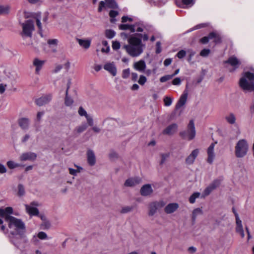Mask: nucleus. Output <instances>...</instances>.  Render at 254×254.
Returning <instances> with one entry per match:
<instances>
[{
    "instance_id": "obj_1",
    "label": "nucleus",
    "mask_w": 254,
    "mask_h": 254,
    "mask_svg": "<svg viewBox=\"0 0 254 254\" xmlns=\"http://www.w3.org/2000/svg\"><path fill=\"white\" fill-rule=\"evenodd\" d=\"M128 44L123 47L127 53L131 57L139 56L143 52L145 45L142 44L141 39L136 35H132L127 39Z\"/></svg>"
},
{
    "instance_id": "obj_2",
    "label": "nucleus",
    "mask_w": 254,
    "mask_h": 254,
    "mask_svg": "<svg viewBox=\"0 0 254 254\" xmlns=\"http://www.w3.org/2000/svg\"><path fill=\"white\" fill-rule=\"evenodd\" d=\"M10 233L12 235H18L24 238L26 232L25 223L21 219L16 217H9L7 222Z\"/></svg>"
},
{
    "instance_id": "obj_3",
    "label": "nucleus",
    "mask_w": 254,
    "mask_h": 254,
    "mask_svg": "<svg viewBox=\"0 0 254 254\" xmlns=\"http://www.w3.org/2000/svg\"><path fill=\"white\" fill-rule=\"evenodd\" d=\"M254 73L246 72L241 78L239 84L245 91L254 92Z\"/></svg>"
},
{
    "instance_id": "obj_4",
    "label": "nucleus",
    "mask_w": 254,
    "mask_h": 254,
    "mask_svg": "<svg viewBox=\"0 0 254 254\" xmlns=\"http://www.w3.org/2000/svg\"><path fill=\"white\" fill-rule=\"evenodd\" d=\"M249 150L248 141L245 139H240L235 146V155L237 158L244 157L248 154Z\"/></svg>"
},
{
    "instance_id": "obj_5",
    "label": "nucleus",
    "mask_w": 254,
    "mask_h": 254,
    "mask_svg": "<svg viewBox=\"0 0 254 254\" xmlns=\"http://www.w3.org/2000/svg\"><path fill=\"white\" fill-rule=\"evenodd\" d=\"M19 78L18 74L9 68H5L3 71L2 80L3 83H1V93L4 92L6 84L4 83V81L8 82H12L16 81Z\"/></svg>"
},
{
    "instance_id": "obj_6",
    "label": "nucleus",
    "mask_w": 254,
    "mask_h": 254,
    "mask_svg": "<svg viewBox=\"0 0 254 254\" xmlns=\"http://www.w3.org/2000/svg\"><path fill=\"white\" fill-rule=\"evenodd\" d=\"M179 135L183 139L188 141H190L195 138L196 136V130L193 120H190L189 122L187 129L181 131L179 133Z\"/></svg>"
},
{
    "instance_id": "obj_7",
    "label": "nucleus",
    "mask_w": 254,
    "mask_h": 254,
    "mask_svg": "<svg viewBox=\"0 0 254 254\" xmlns=\"http://www.w3.org/2000/svg\"><path fill=\"white\" fill-rule=\"evenodd\" d=\"M21 36L24 37H31L34 30V21L29 19L22 24Z\"/></svg>"
},
{
    "instance_id": "obj_8",
    "label": "nucleus",
    "mask_w": 254,
    "mask_h": 254,
    "mask_svg": "<svg viewBox=\"0 0 254 254\" xmlns=\"http://www.w3.org/2000/svg\"><path fill=\"white\" fill-rule=\"evenodd\" d=\"M39 205L37 201H33L29 204H25L26 212L30 216H36L39 214V211L36 207Z\"/></svg>"
},
{
    "instance_id": "obj_9",
    "label": "nucleus",
    "mask_w": 254,
    "mask_h": 254,
    "mask_svg": "<svg viewBox=\"0 0 254 254\" xmlns=\"http://www.w3.org/2000/svg\"><path fill=\"white\" fill-rule=\"evenodd\" d=\"M45 63V60H41L38 58H35L33 60L32 64L35 67V73L36 75L40 74V71L43 68Z\"/></svg>"
},
{
    "instance_id": "obj_10",
    "label": "nucleus",
    "mask_w": 254,
    "mask_h": 254,
    "mask_svg": "<svg viewBox=\"0 0 254 254\" xmlns=\"http://www.w3.org/2000/svg\"><path fill=\"white\" fill-rule=\"evenodd\" d=\"M78 113L80 116H84L85 117L87 124L89 126H93L94 124V120L92 117L91 115L88 114L87 112L83 107H80L79 108Z\"/></svg>"
},
{
    "instance_id": "obj_11",
    "label": "nucleus",
    "mask_w": 254,
    "mask_h": 254,
    "mask_svg": "<svg viewBox=\"0 0 254 254\" xmlns=\"http://www.w3.org/2000/svg\"><path fill=\"white\" fill-rule=\"evenodd\" d=\"M162 206L163 205L160 202L155 201L151 202L148 206V215L151 216L154 215L157 210L162 207Z\"/></svg>"
},
{
    "instance_id": "obj_12",
    "label": "nucleus",
    "mask_w": 254,
    "mask_h": 254,
    "mask_svg": "<svg viewBox=\"0 0 254 254\" xmlns=\"http://www.w3.org/2000/svg\"><path fill=\"white\" fill-rule=\"evenodd\" d=\"M103 68L112 76H115L117 75V70L114 62H107L105 63Z\"/></svg>"
},
{
    "instance_id": "obj_13",
    "label": "nucleus",
    "mask_w": 254,
    "mask_h": 254,
    "mask_svg": "<svg viewBox=\"0 0 254 254\" xmlns=\"http://www.w3.org/2000/svg\"><path fill=\"white\" fill-rule=\"evenodd\" d=\"M199 153V149L198 148L193 150L190 155L186 158L185 162L188 165H192Z\"/></svg>"
},
{
    "instance_id": "obj_14",
    "label": "nucleus",
    "mask_w": 254,
    "mask_h": 254,
    "mask_svg": "<svg viewBox=\"0 0 254 254\" xmlns=\"http://www.w3.org/2000/svg\"><path fill=\"white\" fill-rule=\"evenodd\" d=\"M215 143H212L207 148V161L209 164H212L214 161V159L215 157V154L214 152V147Z\"/></svg>"
},
{
    "instance_id": "obj_15",
    "label": "nucleus",
    "mask_w": 254,
    "mask_h": 254,
    "mask_svg": "<svg viewBox=\"0 0 254 254\" xmlns=\"http://www.w3.org/2000/svg\"><path fill=\"white\" fill-rule=\"evenodd\" d=\"M37 157L36 153L31 152H27L22 153L19 157V159L21 161H34Z\"/></svg>"
},
{
    "instance_id": "obj_16",
    "label": "nucleus",
    "mask_w": 254,
    "mask_h": 254,
    "mask_svg": "<svg viewBox=\"0 0 254 254\" xmlns=\"http://www.w3.org/2000/svg\"><path fill=\"white\" fill-rule=\"evenodd\" d=\"M141 182V179L139 177L130 178L127 179L124 185L127 187H133L139 184Z\"/></svg>"
},
{
    "instance_id": "obj_17",
    "label": "nucleus",
    "mask_w": 254,
    "mask_h": 254,
    "mask_svg": "<svg viewBox=\"0 0 254 254\" xmlns=\"http://www.w3.org/2000/svg\"><path fill=\"white\" fill-rule=\"evenodd\" d=\"M13 214V208L11 207H6L4 208H1V217L4 218L6 222L8 221L9 217H14L10 215ZM14 215H17V214L14 213Z\"/></svg>"
},
{
    "instance_id": "obj_18",
    "label": "nucleus",
    "mask_w": 254,
    "mask_h": 254,
    "mask_svg": "<svg viewBox=\"0 0 254 254\" xmlns=\"http://www.w3.org/2000/svg\"><path fill=\"white\" fill-rule=\"evenodd\" d=\"M17 123L19 127L24 130H28L30 127V121L27 118H20L17 120Z\"/></svg>"
},
{
    "instance_id": "obj_19",
    "label": "nucleus",
    "mask_w": 254,
    "mask_h": 254,
    "mask_svg": "<svg viewBox=\"0 0 254 254\" xmlns=\"http://www.w3.org/2000/svg\"><path fill=\"white\" fill-rule=\"evenodd\" d=\"M52 99L51 94L45 95L37 99L36 100V104L39 106H42L48 104Z\"/></svg>"
},
{
    "instance_id": "obj_20",
    "label": "nucleus",
    "mask_w": 254,
    "mask_h": 254,
    "mask_svg": "<svg viewBox=\"0 0 254 254\" xmlns=\"http://www.w3.org/2000/svg\"><path fill=\"white\" fill-rule=\"evenodd\" d=\"M178 128V126L177 124H172L167 127L162 133L164 134L172 135L177 131Z\"/></svg>"
},
{
    "instance_id": "obj_21",
    "label": "nucleus",
    "mask_w": 254,
    "mask_h": 254,
    "mask_svg": "<svg viewBox=\"0 0 254 254\" xmlns=\"http://www.w3.org/2000/svg\"><path fill=\"white\" fill-rule=\"evenodd\" d=\"M87 161L88 164L93 166L96 163V158L94 152L91 149H88L86 152Z\"/></svg>"
},
{
    "instance_id": "obj_22",
    "label": "nucleus",
    "mask_w": 254,
    "mask_h": 254,
    "mask_svg": "<svg viewBox=\"0 0 254 254\" xmlns=\"http://www.w3.org/2000/svg\"><path fill=\"white\" fill-rule=\"evenodd\" d=\"M236 217V230L237 233H238L241 236L242 238H244L245 234L243 230V228L242 226V221L240 219L239 215L238 213L235 214Z\"/></svg>"
},
{
    "instance_id": "obj_23",
    "label": "nucleus",
    "mask_w": 254,
    "mask_h": 254,
    "mask_svg": "<svg viewBox=\"0 0 254 254\" xmlns=\"http://www.w3.org/2000/svg\"><path fill=\"white\" fill-rule=\"evenodd\" d=\"M70 84H71V81H70V79H69L67 84V88H66V90L65 91V99H64V104L66 106H67V107H71L73 105V103H74L73 100L72 99V98L71 97H70L68 95V89L70 88Z\"/></svg>"
},
{
    "instance_id": "obj_24",
    "label": "nucleus",
    "mask_w": 254,
    "mask_h": 254,
    "mask_svg": "<svg viewBox=\"0 0 254 254\" xmlns=\"http://www.w3.org/2000/svg\"><path fill=\"white\" fill-rule=\"evenodd\" d=\"M188 95V91L186 90H185L184 91L183 93L181 96L179 100H178L176 105V109H180L186 104L187 100Z\"/></svg>"
},
{
    "instance_id": "obj_25",
    "label": "nucleus",
    "mask_w": 254,
    "mask_h": 254,
    "mask_svg": "<svg viewBox=\"0 0 254 254\" xmlns=\"http://www.w3.org/2000/svg\"><path fill=\"white\" fill-rule=\"evenodd\" d=\"M146 67V65L145 62L142 60L134 63L133 64L134 69L140 72H143Z\"/></svg>"
},
{
    "instance_id": "obj_26",
    "label": "nucleus",
    "mask_w": 254,
    "mask_h": 254,
    "mask_svg": "<svg viewBox=\"0 0 254 254\" xmlns=\"http://www.w3.org/2000/svg\"><path fill=\"white\" fill-rule=\"evenodd\" d=\"M194 3V0H176V4L181 7L186 8L191 6Z\"/></svg>"
},
{
    "instance_id": "obj_27",
    "label": "nucleus",
    "mask_w": 254,
    "mask_h": 254,
    "mask_svg": "<svg viewBox=\"0 0 254 254\" xmlns=\"http://www.w3.org/2000/svg\"><path fill=\"white\" fill-rule=\"evenodd\" d=\"M153 192V189L149 184L143 185L140 189V193L142 196H148Z\"/></svg>"
},
{
    "instance_id": "obj_28",
    "label": "nucleus",
    "mask_w": 254,
    "mask_h": 254,
    "mask_svg": "<svg viewBox=\"0 0 254 254\" xmlns=\"http://www.w3.org/2000/svg\"><path fill=\"white\" fill-rule=\"evenodd\" d=\"M179 208L177 203H170L166 205L164 211L167 214H171L175 212Z\"/></svg>"
},
{
    "instance_id": "obj_29",
    "label": "nucleus",
    "mask_w": 254,
    "mask_h": 254,
    "mask_svg": "<svg viewBox=\"0 0 254 254\" xmlns=\"http://www.w3.org/2000/svg\"><path fill=\"white\" fill-rule=\"evenodd\" d=\"M225 63L229 64L231 66H233L235 69L238 68L241 64L240 61L234 56L229 58Z\"/></svg>"
},
{
    "instance_id": "obj_30",
    "label": "nucleus",
    "mask_w": 254,
    "mask_h": 254,
    "mask_svg": "<svg viewBox=\"0 0 254 254\" xmlns=\"http://www.w3.org/2000/svg\"><path fill=\"white\" fill-rule=\"evenodd\" d=\"M77 41L79 45L85 49H88L90 46L91 42L90 39H78Z\"/></svg>"
},
{
    "instance_id": "obj_31",
    "label": "nucleus",
    "mask_w": 254,
    "mask_h": 254,
    "mask_svg": "<svg viewBox=\"0 0 254 254\" xmlns=\"http://www.w3.org/2000/svg\"><path fill=\"white\" fill-rule=\"evenodd\" d=\"M203 214V211L202 208H197L192 211V219L193 221H194L196 218L200 215Z\"/></svg>"
},
{
    "instance_id": "obj_32",
    "label": "nucleus",
    "mask_w": 254,
    "mask_h": 254,
    "mask_svg": "<svg viewBox=\"0 0 254 254\" xmlns=\"http://www.w3.org/2000/svg\"><path fill=\"white\" fill-rule=\"evenodd\" d=\"M225 119L227 123L233 125L236 123V117L233 113H230L225 116Z\"/></svg>"
},
{
    "instance_id": "obj_33",
    "label": "nucleus",
    "mask_w": 254,
    "mask_h": 254,
    "mask_svg": "<svg viewBox=\"0 0 254 254\" xmlns=\"http://www.w3.org/2000/svg\"><path fill=\"white\" fill-rule=\"evenodd\" d=\"M144 26L142 24L136 23L133 25L131 32H141L143 31Z\"/></svg>"
},
{
    "instance_id": "obj_34",
    "label": "nucleus",
    "mask_w": 254,
    "mask_h": 254,
    "mask_svg": "<svg viewBox=\"0 0 254 254\" xmlns=\"http://www.w3.org/2000/svg\"><path fill=\"white\" fill-rule=\"evenodd\" d=\"M215 36V32L210 33L207 37H204L201 39V42L203 44L207 43L209 40L212 39V38Z\"/></svg>"
},
{
    "instance_id": "obj_35",
    "label": "nucleus",
    "mask_w": 254,
    "mask_h": 254,
    "mask_svg": "<svg viewBox=\"0 0 254 254\" xmlns=\"http://www.w3.org/2000/svg\"><path fill=\"white\" fill-rule=\"evenodd\" d=\"M133 209V206H125L123 207L121 209L120 212L122 214H126V213L130 212L131 211H132Z\"/></svg>"
},
{
    "instance_id": "obj_36",
    "label": "nucleus",
    "mask_w": 254,
    "mask_h": 254,
    "mask_svg": "<svg viewBox=\"0 0 254 254\" xmlns=\"http://www.w3.org/2000/svg\"><path fill=\"white\" fill-rule=\"evenodd\" d=\"M10 11V6L7 4L1 5V14H7Z\"/></svg>"
},
{
    "instance_id": "obj_37",
    "label": "nucleus",
    "mask_w": 254,
    "mask_h": 254,
    "mask_svg": "<svg viewBox=\"0 0 254 254\" xmlns=\"http://www.w3.org/2000/svg\"><path fill=\"white\" fill-rule=\"evenodd\" d=\"M87 125L86 124H82L81 125L75 128V130L77 132L81 133L83 132L87 128Z\"/></svg>"
},
{
    "instance_id": "obj_38",
    "label": "nucleus",
    "mask_w": 254,
    "mask_h": 254,
    "mask_svg": "<svg viewBox=\"0 0 254 254\" xmlns=\"http://www.w3.org/2000/svg\"><path fill=\"white\" fill-rule=\"evenodd\" d=\"M200 193L199 192L193 193L190 197L189 201L190 203H193L195 201V199L199 197Z\"/></svg>"
},
{
    "instance_id": "obj_39",
    "label": "nucleus",
    "mask_w": 254,
    "mask_h": 254,
    "mask_svg": "<svg viewBox=\"0 0 254 254\" xmlns=\"http://www.w3.org/2000/svg\"><path fill=\"white\" fill-rule=\"evenodd\" d=\"M116 33L112 30H106L105 31V35L107 38L112 39L115 36Z\"/></svg>"
},
{
    "instance_id": "obj_40",
    "label": "nucleus",
    "mask_w": 254,
    "mask_h": 254,
    "mask_svg": "<svg viewBox=\"0 0 254 254\" xmlns=\"http://www.w3.org/2000/svg\"><path fill=\"white\" fill-rule=\"evenodd\" d=\"M25 194V189L23 185L19 184L18 186L17 194L19 196H22Z\"/></svg>"
},
{
    "instance_id": "obj_41",
    "label": "nucleus",
    "mask_w": 254,
    "mask_h": 254,
    "mask_svg": "<svg viewBox=\"0 0 254 254\" xmlns=\"http://www.w3.org/2000/svg\"><path fill=\"white\" fill-rule=\"evenodd\" d=\"M63 68V65L61 64H56L52 70V73H57Z\"/></svg>"
},
{
    "instance_id": "obj_42",
    "label": "nucleus",
    "mask_w": 254,
    "mask_h": 254,
    "mask_svg": "<svg viewBox=\"0 0 254 254\" xmlns=\"http://www.w3.org/2000/svg\"><path fill=\"white\" fill-rule=\"evenodd\" d=\"M118 154L114 151H111L109 154V157L112 161H115L118 158Z\"/></svg>"
},
{
    "instance_id": "obj_43",
    "label": "nucleus",
    "mask_w": 254,
    "mask_h": 254,
    "mask_svg": "<svg viewBox=\"0 0 254 254\" xmlns=\"http://www.w3.org/2000/svg\"><path fill=\"white\" fill-rule=\"evenodd\" d=\"M77 169L75 170L72 168H69V173L70 174L74 176H76L77 174L80 172V170L82 169L81 167L77 166Z\"/></svg>"
},
{
    "instance_id": "obj_44",
    "label": "nucleus",
    "mask_w": 254,
    "mask_h": 254,
    "mask_svg": "<svg viewBox=\"0 0 254 254\" xmlns=\"http://www.w3.org/2000/svg\"><path fill=\"white\" fill-rule=\"evenodd\" d=\"M147 81L146 77L143 75H140L139 76V79L137 81V82L140 85H144L145 83Z\"/></svg>"
},
{
    "instance_id": "obj_45",
    "label": "nucleus",
    "mask_w": 254,
    "mask_h": 254,
    "mask_svg": "<svg viewBox=\"0 0 254 254\" xmlns=\"http://www.w3.org/2000/svg\"><path fill=\"white\" fill-rule=\"evenodd\" d=\"M132 27H133V25L123 24H121L119 26V28L121 30L129 29L131 32Z\"/></svg>"
},
{
    "instance_id": "obj_46",
    "label": "nucleus",
    "mask_w": 254,
    "mask_h": 254,
    "mask_svg": "<svg viewBox=\"0 0 254 254\" xmlns=\"http://www.w3.org/2000/svg\"><path fill=\"white\" fill-rule=\"evenodd\" d=\"M106 5L110 8H113L116 6V3L114 0H105Z\"/></svg>"
},
{
    "instance_id": "obj_47",
    "label": "nucleus",
    "mask_w": 254,
    "mask_h": 254,
    "mask_svg": "<svg viewBox=\"0 0 254 254\" xmlns=\"http://www.w3.org/2000/svg\"><path fill=\"white\" fill-rule=\"evenodd\" d=\"M169 155L168 153L161 154L160 155L161 159L160 164H163L169 157Z\"/></svg>"
},
{
    "instance_id": "obj_48",
    "label": "nucleus",
    "mask_w": 254,
    "mask_h": 254,
    "mask_svg": "<svg viewBox=\"0 0 254 254\" xmlns=\"http://www.w3.org/2000/svg\"><path fill=\"white\" fill-rule=\"evenodd\" d=\"M37 237L40 240L49 239L47 235L44 232H40L37 234Z\"/></svg>"
},
{
    "instance_id": "obj_49",
    "label": "nucleus",
    "mask_w": 254,
    "mask_h": 254,
    "mask_svg": "<svg viewBox=\"0 0 254 254\" xmlns=\"http://www.w3.org/2000/svg\"><path fill=\"white\" fill-rule=\"evenodd\" d=\"M212 190H213L210 186H209L204 190L203 196L205 197V196L208 195Z\"/></svg>"
},
{
    "instance_id": "obj_50",
    "label": "nucleus",
    "mask_w": 254,
    "mask_h": 254,
    "mask_svg": "<svg viewBox=\"0 0 254 254\" xmlns=\"http://www.w3.org/2000/svg\"><path fill=\"white\" fill-rule=\"evenodd\" d=\"M220 185V181L219 180H215L213 181L209 186L212 188V189L214 190L217 187H218Z\"/></svg>"
},
{
    "instance_id": "obj_51",
    "label": "nucleus",
    "mask_w": 254,
    "mask_h": 254,
    "mask_svg": "<svg viewBox=\"0 0 254 254\" xmlns=\"http://www.w3.org/2000/svg\"><path fill=\"white\" fill-rule=\"evenodd\" d=\"M165 106H170L172 103V99L169 97H165L164 99Z\"/></svg>"
},
{
    "instance_id": "obj_52",
    "label": "nucleus",
    "mask_w": 254,
    "mask_h": 254,
    "mask_svg": "<svg viewBox=\"0 0 254 254\" xmlns=\"http://www.w3.org/2000/svg\"><path fill=\"white\" fill-rule=\"evenodd\" d=\"M7 165L10 169H13L19 166V165L15 163L14 162L9 161L7 162Z\"/></svg>"
},
{
    "instance_id": "obj_53",
    "label": "nucleus",
    "mask_w": 254,
    "mask_h": 254,
    "mask_svg": "<svg viewBox=\"0 0 254 254\" xmlns=\"http://www.w3.org/2000/svg\"><path fill=\"white\" fill-rule=\"evenodd\" d=\"M130 75V70L129 68L123 70L122 73V77L124 79L127 78Z\"/></svg>"
},
{
    "instance_id": "obj_54",
    "label": "nucleus",
    "mask_w": 254,
    "mask_h": 254,
    "mask_svg": "<svg viewBox=\"0 0 254 254\" xmlns=\"http://www.w3.org/2000/svg\"><path fill=\"white\" fill-rule=\"evenodd\" d=\"M210 52V50L207 49H204L200 52V55L202 57H207V56H208Z\"/></svg>"
},
{
    "instance_id": "obj_55",
    "label": "nucleus",
    "mask_w": 254,
    "mask_h": 254,
    "mask_svg": "<svg viewBox=\"0 0 254 254\" xmlns=\"http://www.w3.org/2000/svg\"><path fill=\"white\" fill-rule=\"evenodd\" d=\"M62 65L63 67H64L66 71H68L70 67V63L69 60H66Z\"/></svg>"
},
{
    "instance_id": "obj_56",
    "label": "nucleus",
    "mask_w": 254,
    "mask_h": 254,
    "mask_svg": "<svg viewBox=\"0 0 254 254\" xmlns=\"http://www.w3.org/2000/svg\"><path fill=\"white\" fill-rule=\"evenodd\" d=\"M186 55V52L183 50L180 51L177 54V57L179 59H182Z\"/></svg>"
},
{
    "instance_id": "obj_57",
    "label": "nucleus",
    "mask_w": 254,
    "mask_h": 254,
    "mask_svg": "<svg viewBox=\"0 0 254 254\" xmlns=\"http://www.w3.org/2000/svg\"><path fill=\"white\" fill-rule=\"evenodd\" d=\"M172 78V76L170 75H167L161 77L160 79V81L161 82H166L167 80H169Z\"/></svg>"
},
{
    "instance_id": "obj_58",
    "label": "nucleus",
    "mask_w": 254,
    "mask_h": 254,
    "mask_svg": "<svg viewBox=\"0 0 254 254\" xmlns=\"http://www.w3.org/2000/svg\"><path fill=\"white\" fill-rule=\"evenodd\" d=\"M112 48L115 50H117L120 48V43L118 41H113Z\"/></svg>"
},
{
    "instance_id": "obj_59",
    "label": "nucleus",
    "mask_w": 254,
    "mask_h": 254,
    "mask_svg": "<svg viewBox=\"0 0 254 254\" xmlns=\"http://www.w3.org/2000/svg\"><path fill=\"white\" fill-rule=\"evenodd\" d=\"M181 83V80L180 78L177 77L175 78L173 81H172V84L174 85H179Z\"/></svg>"
},
{
    "instance_id": "obj_60",
    "label": "nucleus",
    "mask_w": 254,
    "mask_h": 254,
    "mask_svg": "<svg viewBox=\"0 0 254 254\" xmlns=\"http://www.w3.org/2000/svg\"><path fill=\"white\" fill-rule=\"evenodd\" d=\"M37 16H39L40 19L42 20V21L45 23H47V20H48V15L46 13H45L42 17H41L40 15H38Z\"/></svg>"
},
{
    "instance_id": "obj_61",
    "label": "nucleus",
    "mask_w": 254,
    "mask_h": 254,
    "mask_svg": "<svg viewBox=\"0 0 254 254\" xmlns=\"http://www.w3.org/2000/svg\"><path fill=\"white\" fill-rule=\"evenodd\" d=\"M58 40L57 39H50L48 41V44L50 45H55L56 46L58 44Z\"/></svg>"
},
{
    "instance_id": "obj_62",
    "label": "nucleus",
    "mask_w": 254,
    "mask_h": 254,
    "mask_svg": "<svg viewBox=\"0 0 254 254\" xmlns=\"http://www.w3.org/2000/svg\"><path fill=\"white\" fill-rule=\"evenodd\" d=\"M94 125V124L93 125ZM92 127V130L95 133H99L101 131V128L97 126H91Z\"/></svg>"
},
{
    "instance_id": "obj_63",
    "label": "nucleus",
    "mask_w": 254,
    "mask_h": 254,
    "mask_svg": "<svg viewBox=\"0 0 254 254\" xmlns=\"http://www.w3.org/2000/svg\"><path fill=\"white\" fill-rule=\"evenodd\" d=\"M44 114V112H38L36 116V120L37 122H39L41 120L42 117L43 116Z\"/></svg>"
},
{
    "instance_id": "obj_64",
    "label": "nucleus",
    "mask_w": 254,
    "mask_h": 254,
    "mask_svg": "<svg viewBox=\"0 0 254 254\" xmlns=\"http://www.w3.org/2000/svg\"><path fill=\"white\" fill-rule=\"evenodd\" d=\"M118 14V12L115 10H111L109 13L110 16L112 18L115 17Z\"/></svg>"
}]
</instances>
